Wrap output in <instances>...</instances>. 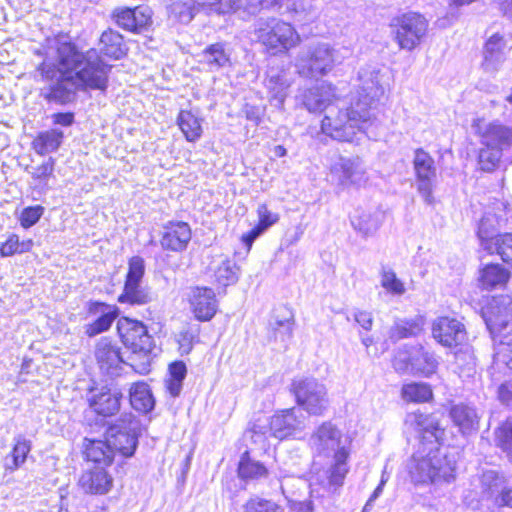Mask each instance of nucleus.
Returning a JSON list of instances; mask_svg holds the SVG:
<instances>
[{
	"mask_svg": "<svg viewBox=\"0 0 512 512\" xmlns=\"http://www.w3.org/2000/svg\"><path fill=\"white\" fill-rule=\"evenodd\" d=\"M282 0H220L216 10L219 13L243 10L248 15H255L262 9H270L280 5Z\"/></svg>",
	"mask_w": 512,
	"mask_h": 512,
	"instance_id": "a878e982",
	"label": "nucleus"
},
{
	"mask_svg": "<svg viewBox=\"0 0 512 512\" xmlns=\"http://www.w3.org/2000/svg\"><path fill=\"white\" fill-rule=\"evenodd\" d=\"M63 136V132L58 129L40 132L33 140V149L42 156L54 152L60 147Z\"/></svg>",
	"mask_w": 512,
	"mask_h": 512,
	"instance_id": "e433bc0d",
	"label": "nucleus"
},
{
	"mask_svg": "<svg viewBox=\"0 0 512 512\" xmlns=\"http://www.w3.org/2000/svg\"><path fill=\"white\" fill-rule=\"evenodd\" d=\"M189 304L192 313L199 321L211 320L218 308L214 291L207 287L192 288L189 293Z\"/></svg>",
	"mask_w": 512,
	"mask_h": 512,
	"instance_id": "412c9836",
	"label": "nucleus"
},
{
	"mask_svg": "<svg viewBox=\"0 0 512 512\" xmlns=\"http://www.w3.org/2000/svg\"><path fill=\"white\" fill-rule=\"evenodd\" d=\"M310 446L318 455L329 456L333 454V463L325 472V478L317 483L310 484L312 497H325L335 494L344 484L349 472L348 459L350 456V442L342 432L331 422H323L311 435Z\"/></svg>",
	"mask_w": 512,
	"mask_h": 512,
	"instance_id": "20e7f679",
	"label": "nucleus"
},
{
	"mask_svg": "<svg viewBox=\"0 0 512 512\" xmlns=\"http://www.w3.org/2000/svg\"><path fill=\"white\" fill-rule=\"evenodd\" d=\"M291 391L297 404L311 415H322L328 405L329 398L326 386L313 377H300L293 380Z\"/></svg>",
	"mask_w": 512,
	"mask_h": 512,
	"instance_id": "6e6552de",
	"label": "nucleus"
},
{
	"mask_svg": "<svg viewBox=\"0 0 512 512\" xmlns=\"http://www.w3.org/2000/svg\"><path fill=\"white\" fill-rule=\"evenodd\" d=\"M191 237L192 232L188 223L182 221L169 222L164 227L160 243L165 250L181 252L186 249Z\"/></svg>",
	"mask_w": 512,
	"mask_h": 512,
	"instance_id": "4be33fe9",
	"label": "nucleus"
},
{
	"mask_svg": "<svg viewBox=\"0 0 512 512\" xmlns=\"http://www.w3.org/2000/svg\"><path fill=\"white\" fill-rule=\"evenodd\" d=\"M200 10L195 0L175 1L168 7L169 17L175 21L187 24Z\"/></svg>",
	"mask_w": 512,
	"mask_h": 512,
	"instance_id": "c03bdc74",
	"label": "nucleus"
},
{
	"mask_svg": "<svg viewBox=\"0 0 512 512\" xmlns=\"http://www.w3.org/2000/svg\"><path fill=\"white\" fill-rule=\"evenodd\" d=\"M411 366L416 372L429 376L436 371L438 361L433 354L422 351L412 359Z\"/></svg>",
	"mask_w": 512,
	"mask_h": 512,
	"instance_id": "3c124183",
	"label": "nucleus"
},
{
	"mask_svg": "<svg viewBox=\"0 0 512 512\" xmlns=\"http://www.w3.org/2000/svg\"><path fill=\"white\" fill-rule=\"evenodd\" d=\"M390 27L399 47L411 51L425 38L428 21L416 12H408L391 20Z\"/></svg>",
	"mask_w": 512,
	"mask_h": 512,
	"instance_id": "1a4fd4ad",
	"label": "nucleus"
},
{
	"mask_svg": "<svg viewBox=\"0 0 512 512\" xmlns=\"http://www.w3.org/2000/svg\"><path fill=\"white\" fill-rule=\"evenodd\" d=\"M44 208L40 205L30 206L23 209L20 215V224L24 228L35 225L41 218Z\"/></svg>",
	"mask_w": 512,
	"mask_h": 512,
	"instance_id": "bf43d9fd",
	"label": "nucleus"
},
{
	"mask_svg": "<svg viewBox=\"0 0 512 512\" xmlns=\"http://www.w3.org/2000/svg\"><path fill=\"white\" fill-rule=\"evenodd\" d=\"M116 23L126 30H136V10L130 8H119L113 13Z\"/></svg>",
	"mask_w": 512,
	"mask_h": 512,
	"instance_id": "13d9d810",
	"label": "nucleus"
},
{
	"mask_svg": "<svg viewBox=\"0 0 512 512\" xmlns=\"http://www.w3.org/2000/svg\"><path fill=\"white\" fill-rule=\"evenodd\" d=\"M502 152L503 151L496 148L483 146L479 151L478 157L480 169L485 172L495 170L502 157Z\"/></svg>",
	"mask_w": 512,
	"mask_h": 512,
	"instance_id": "8fccbe9b",
	"label": "nucleus"
},
{
	"mask_svg": "<svg viewBox=\"0 0 512 512\" xmlns=\"http://www.w3.org/2000/svg\"><path fill=\"white\" fill-rule=\"evenodd\" d=\"M433 396L432 389L427 383H408L402 387V398L409 402H427Z\"/></svg>",
	"mask_w": 512,
	"mask_h": 512,
	"instance_id": "49530a36",
	"label": "nucleus"
},
{
	"mask_svg": "<svg viewBox=\"0 0 512 512\" xmlns=\"http://www.w3.org/2000/svg\"><path fill=\"white\" fill-rule=\"evenodd\" d=\"M243 512H285V510L272 500L256 496L243 505Z\"/></svg>",
	"mask_w": 512,
	"mask_h": 512,
	"instance_id": "09e8293b",
	"label": "nucleus"
},
{
	"mask_svg": "<svg viewBox=\"0 0 512 512\" xmlns=\"http://www.w3.org/2000/svg\"><path fill=\"white\" fill-rule=\"evenodd\" d=\"M488 252L497 253L504 262L512 265V233L497 235L492 250Z\"/></svg>",
	"mask_w": 512,
	"mask_h": 512,
	"instance_id": "603ef678",
	"label": "nucleus"
},
{
	"mask_svg": "<svg viewBox=\"0 0 512 512\" xmlns=\"http://www.w3.org/2000/svg\"><path fill=\"white\" fill-rule=\"evenodd\" d=\"M268 425L270 435L283 440L304 428L305 416L299 409H286L273 415Z\"/></svg>",
	"mask_w": 512,
	"mask_h": 512,
	"instance_id": "f3484780",
	"label": "nucleus"
},
{
	"mask_svg": "<svg viewBox=\"0 0 512 512\" xmlns=\"http://www.w3.org/2000/svg\"><path fill=\"white\" fill-rule=\"evenodd\" d=\"M95 357L100 369L108 375H118L123 364L129 365L130 360L125 361L116 342L109 338H101L95 347Z\"/></svg>",
	"mask_w": 512,
	"mask_h": 512,
	"instance_id": "aec40b11",
	"label": "nucleus"
},
{
	"mask_svg": "<svg viewBox=\"0 0 512 512\" xmlns=\"http://www.w3.org/2000/svg\"><path fill=\"white\" fill-rule=\"evenodd\" d=\"M268 434L270 435L268 423H261V421L258 420L245 432V437L249 438L253 443L259 445L261 448H264L267 443Z\"/></svg>",
	"mask_w": 512,
	"mask_h": 512,
	"instance_id": "6e6d98bb",
	"label": "nucleus"
},
{
	"mask_svg": "<svg viewBox=\"0 0 512 512\" xmlns=\"http://www.w3.org/2000/svg\"><path fill=\"white\" fill-rule=\"evenodd\" d=\"M335 61V50L327 43H317L299 52L295 67L300 76L318 78L330 72Z\"/></svg>",
	"mask_w": 512,
	"mask_h": 512,
	"instance_id": "0eeeda50",
	"label": "nucleus"
},
{
	"mask_svg": "<svg viewBox=\"0 0 512 512\" xmlns=\"http://www.w3.org/2000/svg\"><path fill=\"white\" fill-rule=\"evenodd\" d=\"M112 477L102 467L85 471L80 479L79 484L86 493L105 494L112 487Z\"/></svg>",
	"mask_w": 512,
	"mask_h": 512,
	"instance_id": "bb28decb",
	"label": "nucleus"
},
{
	"mask_svg": "<svg viewBox=\"0 0 512 512\" xmlns=\"http://www.w3.org/2000/svg\"><path fill=\"white\" fill-rule=\"evenodd\" d=\"M139 432V421L132 414H125L116 424L109 427L107 437L114 452L128 458L135 453Z\"/></svg>",
	"mask_w": 512,
	"mask_h": 512,
	"instance_id": "9d476101",
	"label": "nucleus"
},
{
	"mask_svg": "<svg viewBox=\"0 0 512 512\" xmlns=\"http://www.w3.org/2000/svg\"><path fill=\"white\" fill-rule=\"evenodd\" d=\"M317 0H310L309 3L299 2L293 3V7L291 8L298 15H303L301 20L304 21H312L317 17L318 7L316 5Z\"/></svg>",
	"mask_w": 512,
	"mask_h": 512,
	"instance_id": "052dcab7",
	"label": "nucleus"
},
{
	"mask_svg": "<svg viewBox=\"0 0 512 512\" xmlns=\"http://www.w3.org/2000/svg\"><path fill=\"white\" fill-rule=\"evenodd\" d=\"M33 246L32 240L20 242L19 237L12 234L0 247V255L9 257L16 253H25L31 250Z\"/></svg>",
	"mask_w": 512,
	"mask_h": 512,
	"instance_id": "864d4df0",
	"label": "nucleus"
},
{
	"mask_svg": "<svg viewBox=\"0 0 512 512\" xmlns=\"http://www.w3.org/2000/svg\"><path fill=\"white\" fill-rule=\"evenodd\" d=\"M42 74L56 82L43 90L49 101L70 102L78 89L104 91L108 84L110 66L105 64L96 49L79 52L65 35L47 38L43 46Z\"/></svg>",
	"mask_w": 512,
	"mask_h": 512,
	"instance_id": "f03ea898",
	"label": "nucleus"
},
{
	"mask_svg": "<svg viewBox=\"0 0 512 512\" xmlns=\"http://www.w3.org/2000/svg\"><path fill=\"white\" fill-rule=\"evenodd\" d=\"M498 398L502 404L512 408V386L503 383L498 388Z\"/></svg>",
	"mask_w": 512,
	"mask_h": 512,
	"instance_id": "774afa93",
	"label": "nucleus"
},
{
	"mask_svg": "<svg viewBox=\"0 0 512 512\" xmlns=\"http://www.w3.org/2000/svg\"><path fill=\"white\" fill-rule=\"evenodd\" d=\"M413 167L418 192L423 197L426 204H433V189L436 182V166L434 159L428 152L418 148L414 153Z\"/></svg>",
	"mask_w": 512,
	"mask_h": 512,
	"instance_id": "4468645a",
	"label": "nucleus"
},
{
	"mask_svg": "<svg viewBox=\"0 0 512 512\" xmlns=\"http://www.w3.org/2000/svg\"><path fill=\"white\" fill-rule=\"evenodd\" d=\"M129 393L130 403L135 410L142 413H148L154 408L155 399L147 383H134L131 386Z\"/></svg>",
	"mask_w": 512,
	"mask_h": 512,
	"instance_id": "f704fd0d",
	"label": "nucleus"
},
{
	"mask_svg": "<svg viewBox=\"0 0 512 512\" xmlns=\"http://www.w3.org/2000/svg\"><path fill=\"white\" fill-rule=\"evenodd\" d=\"M408 421L420 433V442L408 461L411 482L416 486H441L455 480L456 461L442 447L445 430L432 414L414 412Z\"/></svg>",
	"mask_w": 512,
	"mask_h": 512,
	"instance_id": "7ed1b4c3",
	"label": "nucleus"
},
{
	"mask_svg": "<svg viewBox=\"0 0 512 512\" xmlns=\"http://www.w3.org/2000/svg\"><path fill=\"white\" fill-rule=\"evenodd\" d=\"M201 62L211 71L230 65V53L226 51L224 44L214 43L206 47L200 54Z\"/></svg>",
	"mask_w": 512,
	"mask_h": 512,
	"instance_id": "c9c22d12",
	"label": "nucleus"
},
{
	"mask_svg": "<svg viewBox=\"0 0 512 512\" xmlns=\"http://www.w3.org/2000/svg\"><path fill=\"white\" fill-rule=\"evenodd\" d=\"M31 451V441L25 438L22 435H18L14 438V446L11 451L12 461L10 463H6V469L10 471H15L19 467H21L26 459L28 454Z\"/></svg>",
	"mask_w": 512,
	"mask_h": 512,
	"instance_id": "a18cd8bd",
	"label": "nucleus"
},
{
	"mask_svg": "<svg viewBox=\"0 0 512 512\" xmlns=\"http://www.w3.org/2000/svg\"><path fill=\"white\" fill-rule=\"evenodd\" d=\"M114 450L109 443L101 440H89L85 446V455L87 460L97 463L99 465L108 466L112 463L114 457Z\"/></svg>",
	"mask_w": 512,
	"mask_h": 512,
	"instance_id": "72a5a7b5",
	"label": "nucleus"
},
{
	"mask_svg": "<svg viewBox=\"0 0 512 512\" xmlns=\"http://www.w3.org/2000/svg\"><path fill=\"white\" fill-rule=\"evenodd\" d=\"M55 160L50 157L43 163L37 166H32L30 170L27 168L28 173L31 175L35 182L34 189L43 192L49 189L48 181L54 177Z\"/></svg>",
	"mask_w": 512,
	"mask_h": 512,
	"instance_id": "a19ab883",
	"label": "nucleus"
},
{
	"mask_svg": "<svg viewBox=\"0 0 512 512\" xmlns=\"http://www.w3.org/2000/svg\"><path fill=\"white\" fill-rule=\"evenodd\" d=\"M506 205L497 201L494 203L493 208H489L485 211L483 217L480 220L478 227V237L481 241L482 247L487 250H492L495 238L498 234L497 231L506 223L508 213Z\"/></svg>",
	"mask_w": 512,
	"mask_h": 512,
	"instance_id": "2eb2a0df",
	"label": "nucleus"
},
{
	"mask_svg": "<svg viewBox=\"0 0 512 512\" xmlns=\"http://www.w3.org/2000/svg\"><path fill=\"white\" fill-rule=\"evenodd\" d=\"M198 336V329L187 327L178 335L179 349L182 354H188L193 348V343Z\"/></svg>",
	"mask_w": 512,
	"mask_h": 512,
	"instance_id": "680f3d73",
	"label": "nucleus"
},
{
	"mask_svg": "<svg viewBox=\"0 0 512 512\" xmlns=\"http://www.w3.org/2000/svg\"><path fill=\"white\" fill-rule=\"evenodd\" d=\"M128 273L125 284L141 283L144 276L145 265L144 260L140 256H133L128 263Z\"/></svg>",
	"mask_w": 512,
	"mask_h": 512,
	"instance_id": "4d7b16f0",
	"label": "nucleus"
},
{
	"mask_svg": "<svg viewBox=\"0 0 512 512\" xmlns=\"http://www.w3.org/2000/svg\"><path fill=\"white\" fill-rule=\"evenodd\" d=\"M471 127L474 133L479 136L483 146L492 147L501 151L512 146V127L503 124L499 120L486 121L476 118Z\"/></svg>",
	"mask_w": 512,
	"mask_h": 512,
	"instance_id": "f8f14e48",
	"label": "nucleus"
},
{
	"mask_svg": "<svg viewBox=\"0 0 512 512\" xmlns=\"http://www.w3.org/2000/svg\"><path fill=\"white\" fill-rule=\"evenodd\" d=\"M292 83V76L284 66H271L268 68L264 86L269 94L270 102L274 106L278 108L283 107Z\"/></svg>",
	"mask_w": 512,
	"mask_h": 512,
	"instance_id": "a211bd4d",
	"label": "nucleus"
},
{
	"mask_svg": "<svg viewBox=\"0 0 512 512\" xmlns=\"http://www.w3.org/2000/svg\"><path fill=\"white\" fill-rule=\"evenodd\" d=\"M495 446L512 463V417L499 423L493 432Z\"/></svg>",
	"mask_w": 512,
	"mask_h": 512,
	"instance_id": "58836bf2",
	"label": "nucleus"
},
{
	"mask_svg": "<svg viewBox=\"0 0 512 512\" xmlns=\"http://www.w3.org/2000/svg\"><path fill=\"white\" fill-rule=\"evenodd\" d=\"M177 123L187 141L195 142L201 137V120L191 111L182 110L178 115Z\"/></svg>",
	"mask_w": 512,
	"mask_h": 512,
	"instance_id": "79ce46f5",
	"label": "nucleus"
},
{
	"mask_svg": "<svg viewBox=\"0 0 512 512\" xmlns=\"http://www.w3.org/2000/svg\"><path fill=\"white\" fill-rule=\"evenodd\" d=\"M354 320L366 331L371 330L373 326L372 313L365 310H356L353 314Z\"/></svg>",
	"mask_w": 512,
	"mask_h": 512,
	"instance_id": "0e129e2a",
	"label": "nucleus"
},
{
	"mask_svg": "<svg viewBox=\"0 0 512 512\" xmlns=\"http://www.w3.org/2000/svg\"><path fill=\"white\" fill-rule=\"evenodd\" d=\"M258 224L247 234L242 236L244 244L251 248L253 242L263 234L268 228L279 221V215L270 211L266 204H261L257 208Z\"/></svg>",
	"mask_w": 512,
	"mask_h": 512,
	"instance_id": "c756f323",
	"label": "nucleus"
},
{
	"mask_svg": "<svg viewBox=\"0 0 512 512\" xmlns=\"http://www.w3.org/2000/svg\"><path fill=\"white\" fill-rule=\"evenodd\" d=\"M481 498L492 505V512L501 508L512 509V487L507 478L494 470H487L481 476Z\"/></svg>",
	"mask_w": 512,
	"mask_h": 512,
	"instance_id": "9b49d317",
	"label": "nucleus"
},
{
	"mask_svg": "<svg viewBox=\"0 0 512 512\" xmlns=\"http://www.w3.org/2000/svg\"><path fill=\"white\" fill-rule=\"evenodd\" d=\"M88 312L92 315H99L94 322L85 326V333L89 337L107 331L118 316V309L115 306L97 301L88 304Z\"/></svg>",
	"mask_w": 512,
	"mask_h": 512,
	"instance_id": "b1692460",
	"label": "nucleus"
},
{
	"mask_svg": "<svg viewBox=\"0 0 512 512\" xmlns=\"http://www.w3.org/2000/svg\"><path fill=\"white\" fill-rule=\"evenodd\" d=\"M118 301L131 305H145L152 301V295L140 283L125 284Z\"/></svg>",
	"mask_w": 512,
	"mask_h": 512,
	"instance_id": "37998d69",
	"label": "nucleus"
},
{
	"mask_svg": "<svg viewBox=\"0 0 512 512\" xmlns=\"http://www.w3.org/2000/svg\"><path fill=\"white\" fill-rule=\"evenodd\" d=\"M381 286L390 294L402 296L406 292L404 283L396 276L392 269L383 268L381 273Z\"/></svg>",
	"mask_w": 512,
	"mask_h": 512,
	"instance_id": "de8ad7c7",
	"label": "nucleus"
},
{
	"mask_svg": "<svg viewBox=\"0 0 512 512\" xmlns=\"http://www.w3.org/2000/svg\"><path fill=\"white\" fill-rule=\"evenodd\" d=\"M506 42L498 33L489 37L484 48L483 69L490 74L496 73L505 60Z\"/></svg>",
	"mask_w": 512,
	"mask_h": 512,
	"instance_id": "393cba45",
	"label": "nucleus"
},
{
	"mask_svg": "<svg viewBox=\"0 0 512 512\" xmlns=\"http://www.w3.org/2000/svg\"><path fill=\"white\" fill-rule=\"evenodd\" d=\"M238 475L244 480H256L268 475V469L260 462L252 459L245 451L238 464Z\"/></svg>",
	"mask_w": 512,
	"mask_h": 512,
	"instance_id": "ea45409f",
	"label": "nucleus"
},
{
	"mask_svg": "<svg viewBox=\"0 0 512 512\" xmlns=\"http://www.w3.org/2000/svg\"><path fill=\"white\" fill-rule=\"evenodd\" d=\"M215 282L222 287L233 285L238 281L239 268L235 261L226 255L215 256L210 264Z\"/></svg>",
	"mask_w": 512,
	"mask_h": 512,
	"instance_id": "cd10ccee",
	"label": "nucleus"
},
{
	"mask_svg": "<svg viewBox=\"0 0 512 512\" xmlns=\"http://www.w3.org/2000/svg\"><path fill=\"white\" fill-rule=\"evenodd\" d=\"M512 316V297L499 295L493 297L483 310V319L489 329L493 340L510 321Z\"/></svg>",
	"mask_w": 512,
	"mask_h": 512,
	"instance_id": "dca6fc26",
	"label": "nucleus"
},
{
	"mask_svg": "<svg viewBox=\"0 0 512 512\" xmlns=\"http://www.w3.org/2000/svg\"><path fill=\"white\" fill-rule=\"evenodd\" d=\"M118 331L123 344L134 355L129 357V366L139 374L148 373L154 343L146 326L140 321L123 317L118 321Z\"/></svg>",
	"mask_w": 512,
	"mask_h": 512,
	"instance_id": "423d86ee",
	"label": "nucleus"
},
{
	"mask_svg": "<svg viewBox=\"0 0 512 512\" xmlns=\"http://www.w3.org/2000/svg\"><path fill=\"white\" fill-rule=\"evenodd\" d=\"M432 335L441 345L453 347L465 340L466 330L464 325L456 318L441 316L433 321Z\"/></svg>",
	"mask_w": 512,
	"mask_h": 512,
	"instance_id": "6ab92c4d",
	"label": "nucleus"
},
{
	"mask_svg": "<svg viewBox=\"0 0 512 512\" xmlns=\"http://www.w3.org/2000/svg\"><path fill=\"white\" fill-rule=\"evenodd\" d=\"M421 330L420 325L415 321H399L390 329V338L393 341L416 335Z\"/></svg>",
	"mask_w": 512,
	"mask_h": 512,
	"instance_id": "5fc2aeb1",
	"label": "nucleus"
},
{
	"mask_svg": "<svg viewBox=\"0 0 512 512\" xmlns=\"http://www.w3.org/2000/svg\"><path fill=\"white\" fill-rule=\"evenodd\" d=\"M122 397L123 395L119 390L102 387L91 391L89 403L97 414L106 417L119 411Z\"/></svg>",
	"mask_w": 512,
	"mask_h": 512,
	"instance_id": "5701e85b",
	"label": "nucleus"
},
{
	"mask_svg": "<svg viewBox=\"0 0 512 512\" xmlns=\"http://www.w3.org/2000/svg\"><path fill=\"white\" fill-rule=\"evenodd\" d=\"M99 46L101 53L109 58L120 59L126 53L123 37L113 30L102 33Z\"/></svg>",
	"mask_w": 512,
	"mask_h": 512,
	"instance_id": "4c0bfd02",
	"label": "nucleus"
},
{
	"mask_svg": "<svg viewBox=\"0 0 512 512\" xmlns=\"http://www.w3.org/2000/svg\"><path fill=\"white\" fill-rule=\"evenodd\" d=\"M381 218L382 213L379 211H357L351 218V224L363 236L369 237L379 229L382 222Z\"/></svg>",
	"mask_w": 512,
	"mask_h": 512,
	"instance_id": "473e14b6",
	"label": "nucleus"
},
{
	"mask_svg": "<svg viewBox=\"0 0 512 512\" xmlns=\"http://www.w3.org/2000/svg\"><path fill=\"white\" fill-rule=\"evenodd\" d=\"M253 33L257 42L271 55L285 54L302 41L291 23L275 17L260 18Z\"/></svg>",
	"mask_w": 512,
	"mask_h": 512,
	"instance_id": "39448f33",
	"label": "nucleus"
},
{
	"mask_svg": "<svg viewBox=\"0 0 512 512\" xmlns=\"http://www.w3.org/2000/svg\"><path fill=\"white\" fill-rule=\"evenodd\" d=\"M293 328L294 321L292 318L285 320H277L273 327L275 338L277 339L278 337H280V340L282 342L291 339L293 334Z\"/></svg>",
	"mask_w": 512,
	"mask_h": 512,
	"instance_id": "e2e57ef3",
	"label": "nucleus"
},
{
	"mask_svg": "<svg viewBox=\"0 0 512 512\" xmlns=\"http://www.w3.org/2000/svg\"><path fill=\"white\" fill-rule=\"evenodd\" d=\"M450 416L463 434L477 431L479 427L480 417L474 407L464 404L455 405L450 410Z\"/></svg>",
	"mask_w": 512,
	"mask_h": 512,
	"instance_id": "c85d7f7f",
	"label": "nucleus"
},
{
	"mask_svg": "<svg viewBox=\"0 0 512 512\" xmlns=\"http://www.w3.org/2000/svg\"><path fill=\"white\" fill-rule=\"evenodd\" d=\"M358 80L356 96L347 108L333 103L335 89L331 84L322 83L297 96L309 112L325 111L321 130L334 140L359 144L364 136L369 139L378 136L376 102L384 93L379 71L373 67L362 68Z\"/></svg>",
	"mask_w": 512,
	"mask_h": 512,
	"instance_id": "f257e3e1",
	"label": "nucleus"
},
{
	"mask_svg": "<svg viewBox=\"0 0 512 512\" xmlns=\"http://www.w3.org/2000/svg\"><path fill=\"white\" fill-rule=\"evenodd\" d=\"M509 278V271L502 265L488 264L480 270L478 280L483 289L491 290L504 286Z\"/></svg>",
	"mask_w": 512,
	"mask_h": 512,
	"instance_id": "7c9ffc66",
	"label": "nucleus"
},
{
	"mask_svg": "<svg viewBox=\"0 0 512 512\" xmlns=\"http://www.w3.org/2000/svg\"><path fill=\"white\" fill-rule=\"evenodd\" d=\"M169 372L170 378L183 382L187 374L186 365L181 361L174 362L169 366Z\"/></svg>",
	"mask_w": 512,
	"mask_h": 512,
	"instance_id": "338daca9",
	"label": "nucleus"
},
{
	"mask_svg": "<svg viewBox=\"0 0 512 512\" xmlns=\"http://www.w3.org/2000/svg\"><path fill=\"white\" fill-rule=\"evenodd\" d=\"M388 479H389V475L386 472V469H384L382 471L380 483L375 488V490L373 491L372 495L370 496V498L366 502L363 511H366L368 509V507L372 506L373 502L382 494L384 486L387 483Z\"/></svg>",
	"mask_w": 512,
	"mask_h": 512,
	"instance_id": "69168bd1",
	"label": "nucleus"
},
{
	"mask_svg": "<svg viewBox=\"0 0 512 512\" xmlns=\"http://www.w3.org/2000/svg\"><path fill=\"white\" fill-rule=\"evenodd\" d=\"M276 475L281 492L287 501L293 499L297 492L308 488L306 480L296 476L292 469L280 467Z\"/></svg>",
	"mask_w": 512,
	"mask_h": 512,
	"instance_id": "2f4dec72",
	"label": "nucleus"
},
{
	"mask_svg": "<svg viewBox=\"0 0 512 512\" xmlns=\"http://www.w3.org/2000/svg\"><path fill=\"white\" fill-rule=\"evenodd\" d=\"M332 177L342 186H360L368 180L364 161L359 156L338 155L330 164Z\"/></svg>",
	"mask_w": 512,
	"mask_h": 512,
	"instance_id": "ddd939ff",
	"label": "nucleus"
}]
</instances>
